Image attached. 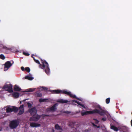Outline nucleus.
I'll list each match as a JSON object with an SVG mask.
<instances>
[{
    "mask_svg": "<svg viewBox=\"0 0 132 132\" xmlns=\"http://www.w3.org/2000/svg\"><path fill=\"white\" fill-rule=\"evenodd\" d=\"M64 113H67V114H69V113H70V112L68 111H65L64 112Z\"/></svg>",
    "mask_w": 132,
    "mask_h": 132,
    "instance_id": "37",
    "label": "nucleus"
},
{
    "mask_svg": "<svg viewBox=\"0 0 132 132\" xmlns=\"http://www.w3.org/2000/svg\"><path fill=\"white\" fill-rule=\"evenodd\" d=\"M34 60L36 63L39 64V67L44 70L47 74H48L49 73L50 69L49 67V65L45 60H41V62L42 64H40L39 60L35 59L34 58Z\"/></svg>",
    "mask_w": 132,
    "mask_h": 132,
    "instance_id": "1",
    "label": "nucleus"
},
{
    "mask_svg": "<svg viewBox=\"0 0 132 132\" xmlns=\"http://www.w3.org/2000/svg\"><path fill=\"white\" fill-rule=\"evenodd\" d=\"M31 57L33 58V54H32L31 55Z\"/></svg>",
    "mask_w": 132,
    "mask_h": 132,
    "instance_id": "45",
    "label": "nucleus"
},
{
    "mask_svg": "<svg viewBox=\"0 0 132 132\" xmlns=\"http://www.w3.org/2000/svg\"><path fill=\"white\" fill-rule=\"evenodd\" d=\"M69 124L70 126H73L74 125L75 123L73 122H71L69 123Z\"/></svg>",
    "mask_w": 132,
    "mask_h": 132,
    "instance_id": "32",
    "label": "nucleus"
},
{
    "mask_svg": "<svg viewBox=\"0 0 132 132\" xmlns=\"http://www.w3.org/2000/svg\"><path fill=\"white\" fill-rule=\"evenodd\" d=\"M56 106V104H55L51 107L47 108L46 109V111L47 112H54L57 109Z\"/></svg>",
    "mask_w": 132,
    "mask_h": 132,
    "instance_id": "8",
    "label": "nucleus"
},
{
    "mask_svg": "<svg viewBox=\"0 0 132 132\" xmlns=\"http://www.w3.org/2000/svg\"><path fill=\"white\" fill-rule=\"evenodd\" d=\"M23 54L24 55H26V56H29V53H28L26 52H23Z\"/></svg>",
    "mask_w": 132,
    "mask_h": 132,
    "instance_id": "31",
    "label": "nucleus"
},
{
    "mask_svg": "<svg viewBox=\"0 0 132 132\" xmlns=\"http://www.w3.org/2000/svg\"><path fill=\"white\" fill-rule=\"evenodd\" d=\"M73 101L74 102H75L76 103H77V101L76 100H73Z\"/></svg>",
    "mask_w": 132,
    "mask_h": 132,
    "instance_id": "42",
    "label": "nucleus"
},
{
    "mask_svg": "<svg viewBox=\"0 0 132 132\" xmlns=\"http://www.w3.org/2000/svg\"><path fill=\"white\" fill-rule=\"evenodd\" d=\"M35 89H34V90H33L34 91V90Z\"/></svg>",
    "mask_w": 132,
    "mask_h": 132,
    "instance_id": "48",
    "label": "nucleus"
},
{
    "mask_svg": "<svg viewBox=\"0 0 132 132\" xmlns=\"http://www.w3.org/2000/svg\"><path fill=\"white\" fill-rule=\"evenodd\" d=\"M13 96L16 98H18L19 96V93L17 92H14L12 94Z\"/></svg>",
    "mask_w": 132,
    "mask_h": 132,
    "instance_id": "17",
    "label": "nucleus"
},
{
    "mask_svg": "<svg viewBox=\"0 0 132 132\" xmlns=\"http://www.w3.org/2000/svg\"><path fill=\"white\" fill-rule=\"evenodd\" d=\"M119 130L120 131H122L123 132H127L128 131V128L124 126H120L118 127Z\"/></svg>",
    "mask_w": 132,
    "mask_h": 132,
    "instance_id": "10",
    "label": "nucleus"
},
{
    "mask_svg": "<svg viewBox=\"0 0 132 132\" xmlns=\"http://www.w3.org/2000/svg\"><path fill=\"white\" fill-rule=\"evenodd\" d=\"M77 104H78L79 105H80L81 104L80 102H78V101H77Z\"/></svg>",
    "mask_w": 132,
    "mask_h": 132,
    "instance_id": "40",
    "label": "nucleus"
},
{
    "mask_svg": "<svg viewBox=\"0 0 132 132\" xmlns=\"http://www.w3.org/2000/svg\"><path fill=\"white\" fill-rule=\"evenodd\" d=\"M93 120H94L95 121V123H96L98 124L99 123V121L98 120H97V119H94Z\"/></svg>",
    "mask_w": 132,
    "mask_h": 132,
    "instance_id": "35",
    "label": "nucleus"
},
{
    "mask_svg": "<svg viewBox=\"0 0 132 132\" xmlns=\"http://www.w3.org/2000/svg\"><path fill=\"white\" fill-rule=\"evenodd\" d=\"M41 87L44 90H47L48 89V88H47L45 87L42 86Z\"/></svg>",
    "mask_w": 132,
    "mask_h": 132,
    "instance_id": "34",
    "label": "nucleus"
},
{
    "mask_svg": "<svg viewBox=\"0 0 132 132\" xmlns=\"http://www.w3.org/2000/svg\"><path fill=\"white\" fill-rule=\"evenodd\" d=\"M12 87V85L11 84H6L3 86V89H6L5 90L8 92L10 93H12L13 92Z\"/></svg>",
    "mask_w": 132,
    "mask_h": 132,
    "instance_id": "5",
    "label": "nucleus"
},
{
    "mask_svg": "<svg viewBox=\"0 0 132 132\" xmlns=\"http://www.w3.org/2000/svg\"><path fill=\"white\" fill-rule=\"evenodd\" d=\"M92 125L94 127H96L97 126V125H95L94 123H92Z\"/></svg>",
    "mask_w": 132,
    "mask_h": 132,
    "instance_id": "41",
    "label": "nucleus"
},
{
    "mask_svg": "<svg viewBox=\"0 0 132 132\" xmlns=\"http://www.w3.org/2000/svg\"><path fill=\"white\" fill-rule=\"evenodd\" d=\"M28 112L30 113L31 115L32 116L30 119V121H33V108L29 109L28 110Z\"/></svg>",
    "mask_w": 132,
    "mask_h": 132,
    "instance_id": "12",
    "label": "nucleus"
},
{
    "mask_svg": "<svg viewBox=\"0 0 132 132\" xmlns=\"http://www.w3.org/2000/svg\"><path fill=\"white\" fill-rule=\"evenodd\" d=\"M14 90L15 91H19L21 90V88L16 85H15L14 86Z\"/></svg>",
    "mask_w": 132,
    "mask_h": 132,
    "instance_id": "14",
    "label": "nucleus"
},
{
    "mask_svg": "<svg viewBox=\"0 0 132 132\" xmlns=\"http://www.w3.org/2000/svg\"><path fill=\"white\" fill-rule=\"evenodd\" d=\"M21 68L22 71H24L25 70V68L23 67H21Z\"/></svg>",
    "mask_w": 132,
    "mask_h": 132,
    "instance_id": "36",
    "label": "nucleus"
},
{
    "mask_svg": "<svg viewBox=\"0 0 132 132\" xmlns=\"http://www.w3.org/2000/svg\"><path fill=\"white\" fill-rule=\"evenodd\" d=\"M12 65V64L11 63L10 61H7L4 64V70H7Z\"/></svg>",
    "mask_w": 132,
    "mask_h": 132,
    "instance_id": "9",
    "label": "nucleus"
},
{
    "mask_svg": "<svg viewBox=\"0 0 132 132\" xmlns=\"http://www.w3.org/2000/svg\"><path fill=\"white\" fill-rule=\"evenodd\" d=\"M25 78L29 80H33V77H32V75L30 74L25 76Z\"/></svg>",
    "mask_w": 132,
    "mask_h": 132,
    "instance_id": "13",
    "label": "nucleus"
},
{
    "mask_svg": "<svg viewBox=\"0 0 132 132\" xmlns=\"http://www.w3.org/2000/svg\"><path fill=\"white\" fill-rule=\"evenodd\" d=\"M57 102L61 103H67L68 101L67 100L61 99L58 100H57Z\"/></svg>",
    "mask_w": 132,
    "mask_h": 132,
    "instance_id": "16",
    "label": "nucleus"
},
{
    "mask_svg": "<svg viewBox=\"0 0 132 132\" xmlns=\"http://www.w3.org/2000/svg\"><path fill=\"white\" fill-rule=\"evenodd\" d=\"M2 117H1V114H0V118H2Z\"/></svg>",
    "mask_w": 132,
    "mask_h": 132,
    "instance_id": "46",
    "label": "nucleus"
},
{
    "mask_svg": "<svg viewBox=\"0 0 132 132\" xmlns=\"http://www.w3.org/2000/svg\"><path fill=\"white\" fill-rule=\"evenodd\" d=\"M3 48L7 50H9L11 51L12 50L11 48H8L7 47L5 46L3 47Z\"/></svg>",
    "mask_w": 132,
    "mask_h": 132,
    "instance_id": "26",
    "label": "nucleus"
},
{
    "mask_svg": "<svg viewBox=\"0 0 132 132\" xmlns=\"http://www.w3.org/2000/svg\"><path fill=\"white\" fill-rule=\"evenodd\" d=\"M96 111L97 110H93L92 111H87L84 112H81V114L82 116L88 114H93L94 113L97 112Z\"/></svg>",
    "mask_w": 132,
    "mask_h": 132,
    "instance_id": "6",
    "label": "nucleus"
},
{
    "mask_svg": "<svg viewBox=\"0 0 132 132\" xmlns=\"http://www.w3.org/2000/svg\"><path fill=\"white\" fill-rule=\"evenodd\" d=\"M96 127H97V128H99L100 127V126H97Z\"/></svg>",
    "mask_w": 132,
    "mask_h": 132,
    "instance_id": "44",
    "label": "nucleus"
},
{
    "mask_svg": "<svg viewBox=\"0 0 132 132\" xmlns=\"http://www.w3.org/2000/svg\"><path fill=\"white\" fill-rule=\"evenodd\" d=\"M37 112V110L36 109V107H34V114H36Z\"/></svg>",
    "mask_w": 132,
    "mask_h": 132,
    "instance_id": "30",
    "label": "nucleus"
},
{
    "mask_svg": "<svg viewBox=\"0 0 132 132\" xmlns=\"http://www.w3.org/2000/svg\"><path fill=\"white\" fill-rule=\"evenodd\" d=\"M2 127H0V131L2 130Z\"/></svg>",
    "mask_w": 132,
    "mask_h": 132,
    "instance_id": "43",
    "label": "nucleus"
},
{
    "mask_svg": "<svg viewBox=\"0 0 132 132\" xmlns=\"http://www.w3.org/2000/svg\"><path fill=\"white\" fill-rule=\"evenodd\" d=\"M111 128L113 130H114L116 131H117L118 130H119V129L118 127L117 128L114 125L112 126L111 127Z\"/></svg>",
    "mask_w": 132,
    "mask_h": 132,
    "instance_id": "18",
    "label": "nucleus"
},
{
    "mask_svg": "<svg viewBox=\"0 0 132 132\" xmlns=\"http://www.w3.org/2000/svg\"><path fill=\"white\" fill-rule=\"evenodd\" d=\"M97 108L100 109V110L97 109H94V110H97V111H96L97 112L94 113V114L97 113L102 116H104L105 114V111L103 110L100 105H97Z\"/></svg>",
    "mask_w": 132,
    "mask_h": 132,
    "instance_id": "4",
    "label": "nucleus"
},
{
    "mask_svg": "<svg viewBox=\"0 0 132 132\" xmlns=\"http://www.w3.org/2000/svg\"><path fill=\"white\" fill-rule=\"evenodd\" d=\"M19 122L17 120H14L11 121L9 124V127L11 129L16 128L18 126Z\"/></svg>",
    "mask_w": 132,
    "mask_h": 132,
    "instance_id": "3",
    "label": "nucleus"
},
{
    "mask_svg": "<svg viewBox=\"0 0 132 132\" xmlns=\"http://www.w3.org/2000/svg\"><path fill=\"white\" fill-rule=\"evenodd\" d=\"M35 95L37 97H41L42 96V95L41 93L40 92H37L36 93Z\"/></svg>",
    "mask_w": 132,
    "mask_h": 132,
    "instance_id": "21",
    "label": "nucleus"
},
{
    "mask_svg": "<svg viewBox=\"0 0 132 132\" xmlns=\"http://www.w3.org/2000/svg\"><path fill=\"white\" fill-rule=\"evenodd\" d=\"M106 119V117L103 118L102 119V120L103 121H105Z\"/></svg>",
    "mask_w": 132,
    "mask_h": 132,
    "instance_id": "33",
    "label": "nucleus"
},
{
    "mask_svg": "<svg viewBox=\"0 0 132 132\" xmlns=\"http://www.w3.org/2000/svg\"><path fill=\"white\" fill-rule=\"evenodd\" d=\"M12 111L15 112H17L18 110V109L17 107L15 106H13L12 107Z\"/></svg>",
    "mask_w": 132,
    "mask_h": 132,
    "instance_id": "19",
    "label": "nucleus"
},
{
    "mask_svg": "<svg viewBox=\"0 0 132 132\" xmlns=\"http://www.w3.org/2000/svg\"><path fill=\"white\" fill-rule=\"evenodd\" d=\"M53 132H54V130H53Z\"/></svg>",
    "mask_w": 132,
    "mask_h": 132,
    "instance_id": "47",
    "label": "nucleus"
},
{
    "mask_svg": "<svg viewBox=\"0 0 132 132\" xmlns=\"http://www.w3.org/2000/svg\"><path fill=\"white\" fill-rule=\"evenodd\" d=\"M110 98H106V100L105 101L106 103L109 104L110 102Z\"/></svg>",
    "mask_w": 132,
    "mask_h": 132,
    "instance_id": "27",
    "label": "nucleus"
},
{
    "mask_svg": "<svg viewBox=\"0 0 132 132\" xmlns=\"http://www.w3.org/2000/svg\"><path fill=\"white\" fill-rule=\"evenodd\" d=\"M0 58L1 59L3 60H4L5 58V57L4 55L2 54H1L0 55Z\"/></svg>",
    "mask_w": 132,
    "mask_h": 132,
    "instance_id": "29",
    "label": "nucleus"
},
{
    "mask_svg": "<svg viewBox=\"0 0 132 132\" xmlns=\"http://www.w3.org/2000/svg\"><path fill=\"white\" fill-rule=\"evenodd\" d=\"M19 111L18 114L19 115L22 114L24 112V105H21L19 108Z\"/></svg>",
    "mask_w": 132,
    "mask_h": 132,
    "instance_id": "11",
    "label": "nucleus"
},
{
    "mask_svg": "<svg viewBox=\"0 0 132 132\" xmlns=\"http://www.w3.org/2000/svg\"><path fill=\"white\" fill-rule=\"evenodd\" d=\"M33 91V88H29L25 90V92H31Z\"/></svg>",
    "mask_w": 132,
    "mask_h": 132,
    "instance_id": "24",
    "label": "nucleus"
},
{
    "mask_svg": "<svg viewBox=\"0 0 132 132\" xmlns=\"http://www.w3.org/2000/svg\"><path fill=\"white\" fill-rule=\"evenodd\" d=\"M48 100L47 99H43V98H40L39 100V102H42L46 101Z\"/></svg>",
    "mask_w": 132,
    "mask_h": 132,
    "instance_id": "22",
    "label": "nucleus"
},
{
    "mask_svg": "<svg viewBox=\"0 0 132 132\" xmlns=\"http://www.w3.org/2000/svg\"><path fill=\"white\" fill-rule=\"evenodd\" d=\"M25 70L28 72H29L30 71V68L28 67H26L25 68Z\"/></svg>",
    "mask_w": 132,
    "mask_h": 132,
    "instance_id": "28",
    "label": "nucleus"
},
{
    "mask_svg": "<svg viewBox=\"0 0 132 132\" xmlns=\"http://www.w3.org/2000/svg\"><path fill=\"white\" fill-rule=\"evenodd\" d=\"M55 128L57 130H62V128L61 127L59 126L57 124L56 125H55Z\"/></svg>",
    "mask_w": 132,
    "mask_h": 132,
    "instance_id": "23",
    "label": "nucleus"
},
{
    "mask_svg": "<svg viewBox=\"0 0 132 132\" xmlns=\"http://www.w3.org/2000/svg\"><path fill=\"white\" fill-rule=\"evenodd\" d=\"M30 126L31 127H33V122H32L30 123Z\"/></svg>",
    "mask_w": 132,
    "mask_h": 132,
    "instance_id": "39",
    "label": "nucleus"
},
{
    "mask_svg": "<svg viewBox=\"0 0 132 132\" xmlns=\"http://www.w3.org/2000/svg\"><path fill=\"white\" fill-rule=\"evenodd\" d=\"M50 116L49 115L44 114H42L41 116L37 114L35 116L34 115V121H38L39 120L41 117H49Z\"/></svg>",
    "mask_w": 132,
    "mask_h": 132,
    "instance_id": "7",
    "label": "nucleus"
},
{
    "mask_svg": "<svg viewBox=\"0 0 132 132\" xmlns=\"http://www.w3.org/2000/svg\"><path fill=\"white\" fill-rule=\"evenodd\" d=\"M6 112L7 113H10L12 111V108H10L9 107H7V108L6 109Z\"/></svg>",
    "mask_w": 132,
    "mask_h": 132,
    "instance_id": "20",
    "label": "nucleus"
},
{
    "mask_svg": "<svg viewBox=\"0 0 132 132\" xmlns=\"http://www.w3.org/2000/svg\"><path fill=\"white\" fill-rule=\"evenodd\" d=\"M80 105L82 107L84 108H85V106H84V105H83L82 104H81Z\"/></svg>",
    "mask_w": 132,
    "mask_h": 132,
    "instance_id": "38",
    "label": "nucleus"
},
{
    "mask_svg": "<svg viewBox=\"0 0 132 132\" xmlns=\"http://www.w3.org/2000/svg\"><path fill=\"white\" fill-rule=\"evenodd\" d=\"M26 100H24L23 102H24V103L25 105H27L28 108H31L32 105L31 103L28 102H26Z\"/></svg>",
    "mask_w": 132,
    "mask_h": 132,
    "instance_id": "15",
    "label": "nucleus"
},
{
    "mask_svg": "<svg viewBox=\"0 0 132 132\" xmlns=\"http://www.w3.org/2000/svg\"><path fill=\"white\" fill-rule=\"evenodd\" d=\"M50 91L53 94L61 93L62 94H65L73 98H76L79 101H81V100L80 99L77 97L75 95L72 94L70 92H67V90L66 89L63 90L59 89L50 90Z\"/></svg>",
    "mask_w": 132,
    "mask_h": 132,
    "instance_id": "2",
    "label": "nucleus"
},
{
    "mask_svg": "<svg viewBox=\"0 0 132 132\" xmlns=\"http://www.w3.org/2000/svg\"><path fill=\"white\" fill-rule=\"evenodd\" d=\"M40 125V124L34 123V127H39Z\"/></svg>",
    "mask_w": 132,
    "mask_h": 132,
    "instance_id": "25",
    "label": "nucleus"
}]
</instances>
